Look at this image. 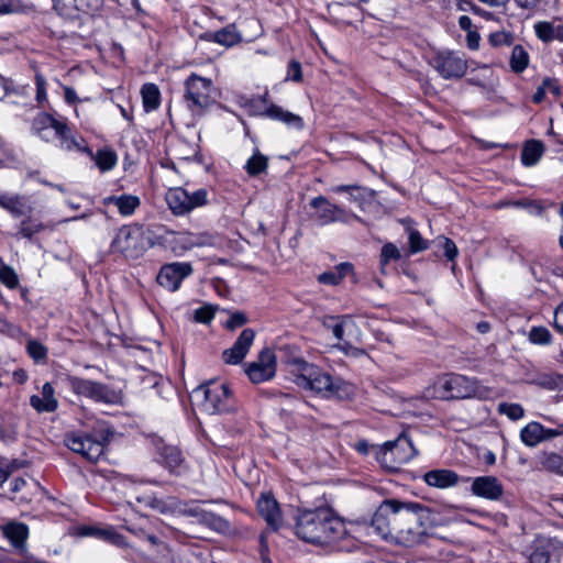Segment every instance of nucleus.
<instances>
[{
    "instance_id": "obj_10",
    "label": "nucleus",
    "mask_w": 563,
    "mask_h": 563,
    "mask_svg": "<svg viewBox=\"0 0 563 563\" xmlns=\"http://www.w3.org/2000/svg\"><path fill=\"white\" fill-rule=\"evenodd\" d=\"M208 197L209 192L205 188L189 192L183 187H174L167 190L165 199L172 213L179 217L206 206L208 203Z\"/></svg>"
},
{
    "instance_id": "obj_19",
    "label": "nucleus",
    "mask_w": 563,
    "mask_h": 563,
    "mask_svg": "<svg viewBox=\"0 0 563 563\" xmlns=\"http://www.w3.org/2000/svg\"><path fill=\"white\" fill-rule=\"evenodd\" d=\"M53 134L58 139V147L60 150L67 152L78 151L91 154V151L87 146H85L84 139H78L71 133V130L68 126L66 119L59 120L58 124H56L55 126Z\"/></svg>"
},
{
    "instance_id": "obj_60",
    "label": "nucleus",
    "mask_w": 563,
    "mask_h": 563,
    "mask_svg": "<svg viewBox=\"0 0 563 563\" xmlns=\"http://www.w3.org/2000/svg\"><path fill=\"white\" fill-rule=\"evenodd\" d=\"M558 437H563V422L556 423L554 428H545L542 424L543 442Z\"/></svg>"
},
{
    "instance_id": "obj_6",
    "label": "nucleus",
    "mask_w": 563,
    "mask_h": 563,
    "mask_svg": "<svg viewBox=\"0 0 563 563\" xmlns=\"http://www.w3.org/2000/svg\"><path fill=\"white\" fill-rule=\"evenodd\" d=\"M60 380L78 397L110 406L122 404V391L110 385L70 374L63 375Z\"/></svg>"
},
{
    "instance_id": "obj_44",
    "label": "nucleus",
    "mask_w": 563,
    "mask_h": 563,
    "mask_svg": "<svg viewBox=\"0 0 563 563\" xmlns=\"http://www.w3.org/2000/svg\"><path fill=\"white\" fill-rule=\"evenodd\" d=\"M44 229L43 224L37 220L27 218L20 223L19 234L24 239H31L34 234Z\"/></svg>"
},
{
    "instance_id": "obj_9",
    "label": "nucleus",
    "mask_w": 563,
    "mask_h": 563,
    "mask_svg": "<svg viewBox=\"0 0 563 563\" xmlns=\"http://www.w3.org/2000/svg\"><path fill=\"white\" fill-rule=\"evenodd\" d=\"M202 396L201 407L210 415L233 411L235 401L229 386L220 380H210L195 390Z\"/></svg>"
},
{
    "instance_id": "obj_13",
    "label": "nucleus",
    "mask_w": 563,
    "mask_h": 563,
    "mask_svg": "<svg viewBox=\"0 0 563 563\" xmlns=\"http://www.w3.org/2000/svg\"><path fill=\"white\" fill-rule=\"evenodd\" d=\"M245 373L253 384L271 380L276 374V356L273 350L263 349L257 360L247 364Z\"/></svg>"
},
{
    "instance_id": "obj_14",
    "label": "nucleus",
    "mask_w": 563,
    "mask_h": 563,
    "mask_svg": "<svg viewBox=\"0 0 563 563\" xmlns=\"http://www.w3.org/2000/svg\"><path fill=\"white\" fill-rule=\"evenodd\" d=\"M192 274V266L186 262H174L161 267L157 283L169 291H176L183 280Z\"/></svg>"
},
{
    "instance_id": "obj_1",
    "label": "nucleus",
    "mask_w": 563,
    "mask_h": 563,
    "mask_svg": "<svg viewBox=\"0 0 563 563\" xmlns=\"http://www.w3.org/2000/svg\"><path fill=\"white\" fill-rule=\"evenodd\" d=\"M432 512L418 503L386 499L372 518V528L384 540L415 547L432 537Z\"/></svg>"
},
{
    "instance_id": "obj_22",
    "label": "nucleus",
    "mask_w": 563,
    "mask_h": 563,
    "mask_svg": "<svg viewBox=\"0 0 563 563\" xmlns=\"http://www.w3.org/2000/svg\"><path fill=\"white\" fill-rule=\"evenodd\" d=\"M459 475L446 468L432 470L423 475V481L428 486L445 489L457 485Z\"/></svg>"
},
{
    "instance_id": "obj_48",
    "label": "nucleus",
    "mask_w": 563,
    "mask_h": 563,
    "mask_svg": "<svg viewBox=\"0 0 563 563\" xmlns=\"http://www.w3.org/2000/svg\"><path fill=\"white\" fill-rule=\"evenodd\" d=\"M77 3L81 15L85 16L98 12L103 5V0H77Z\"/></svg>"
},
{
    "instance_id": "obj_25",
    "label": "nucleus",
    "mask_w": 563,
    "mask_h": 563,
    "mask_svg": "<svg viewBox=\"0 0 563 563\" xmlns=\"http://www.w3.org/2000/svg\"><path fill=\"white\" fill-rule=\"evenodd\" d=\"M263 114L272 120L283 122L288 128L302 130L305 126L303 120L300 115L287 111L277 104H269L266 107Z\"/></svg>"
},
{
    "instance_id": "obj_2",
    "label": "nucleus",
    "mask_w": 563,
    "mask_h": 563,
    "mask_svg": "<svg viewBox=\"0 0 563 563\" xmlns=\"http://www.w3.org/2000/svg\"><path fill=\"white\" fill-rule=\"evenodd\" d=\"M295 533L311 544L332 547L339 551L351 549L345 522L329 507L298 509Z\"/></svg>"
},
{
    "instance_id": "obj_23",
    "label": "nucleus",
    "mask_w": 563,
    "mask_h": 563,
    "mask_svg": "<svg viewBox=\"0 0 563 563\" xmlns=\"http://www.w3.org/2000/svg\"><path fill=\"white\" fill-rule=\"evenodd\" d=\"M137 500L162 515H176L181 508V501L176 497L157 498L151 495L137 498Z\"/></svg>"
},
{
    "instance_id": "obj_5",
    "label": "nucleus",
    "mask_w": 563,
    "mask_h": 563,
    "mask_svg": "<svg viewBox=\"0 0 563 563\" xmlns=\"http://www.w3.org/2000/svg\"><path fill=\"white\" fill-rule=\"evenodd\" d=\"M113 432L103 421H97L92 432H70L65 437L66 445L88 461L95 462L103 454Z\"/></svg>"
},
{
    "instance_id": "obj_62",
    "label": "nucleus",
    "mask_w": 563,
    "mask_h": 563,
    "mask_svg": "<svg viewBox=\"0 0 563 563\" xmlns=\"http://www.w3.org/2000/svg\"><path fill=\"white\" fill-rule=\"evenodd\" d=\"M35 85H36V100L38 102L45 101L47 98L45 78L42 75L37 74L35 76Z\"/></svg>"
},
{
    "instance_id": "obj_7",
    "label": "nucleus",
    "mask_w": 563,
    "mask_h": 563,
    "mask_svg": "<svg viewBox=\"0 0 563 563\" xmlns=\"http://www.w3.org/2000/svg\"><path fill=\"white\" fill-rule=\"evenodd\" d=\"M184 88V102L192 114H201L216 101V87L210 78L192 73Z\"/></svg>"
},
{
    "instance_id": "obj_35",
    "label": "nucleus",
    "mask_w": 563,
    "mask_h": 563,
    "mask_svg": "<svg viewBox=\"0 0 563 563\" xmlns=\"http://www.w3.org/2000/svg\"><path fill=\"white\" fill-rule=\"evenodd\" d=\"M268 168V158L263 155L258 150H255L253 155L246 161L244 169L250 177H256L266 173Z\"/></svg>"
},
{
    "instance_id": "obj_42",
    "label": "nucleus",
    "mask_w": 563,
    "mask_h": 563,
    "mask_svg": "<svg viewBox=\"0 0 563 563\" xmlns=\"http://www.w3.org/2000/svg\"><path fill=\"white\" fill-rule=\"evenodd\" d=\"M529 64V55L521 45L512 48L510 56V67L515 73H522Z\"/></svg>"
},
{
    "instance_id": "obj_50",
    "label": "nucleus",
    "mask_w": 563,
    "mask_h": 563,
    "mask_svg": "<svg viewBox=\"0 0 563 563\" xmlns=\"http://www.w3.org/2000/svg\"><path fill=\"white\" fill-rule=\"evenodd\" d=\"M0 282L11 289H14L19 284L18 275L9 266L0 268Z\"/></svg>"
},
{
    "instance_id": "obj_4",
    "label": "nucleus",
    "mask_w": 563,
    "mask_h": 563,
    "mask_svg": "<svg viewBox=\"0 0 563 563\" xmlns=\"http://www.w3.org/2000/svg\"><path fill=\"white\" fill-rule=\"evenodd\" d=\"M155 232L152 228L140 225H123L113 238L110 249L113 253H120L126 258H139L150 247L157 244Z\"/></svg>"
},
{
    "instance_id": "obj_40",
    "label": "nucleus",
    "mask_w": 563,
    "mask_h": 563,
    "mask_svg": "<svg viewBox=\"0 0 563 563\" xmlns=\"http://www.w3.org/2000/svg\"><path fill=\"white\" fill-rule=\"evenodd\" d=\"M159 459L161 462L170 471H174L183 462L181 453L175 446L162 448L159 452Z\"/></svg>"
},
{
    "instance_id": "obj_46",
    "label": "nucleus",
    "mask_w": 563,
    "mask_h": 563,
    "mask_svg": "<svg viewBox=\"0 0 563 563\" xmlns=\"http://www.w3.org/2000/svg\"><path fill=\"white\" fill-rule=\"evenodd\" d=\"M498 412L507 416L510 420H519L525 416V409L520 404L501 402L498 405Z\"/></svg>"
},
{
    "instance_id": "obj_27",
    "label": "nucleus",
    "mask_w": 563,
    "mask_h": 563,
    "mask_svg": "<svg viewBox=\"0 0 563 563\" xmlns=\"http://www.w3.org/2000/svg\"><path fill=\"white\" fill-rule=\"evenodd\" d=\"M102 203L104 206L114 205L121 216L129 217L135 212L141 201L137 196L123 194L120 196L106 197L103 198Z\"/></svg>"
},
{
    "instance_id": "obj_36",
    "label": "nucleus",
    "mask_w": 563,
    "mask_h": 563,
    "mask_svg": "<svg viewBox=\"0 0 563 563\" xmlns=\"http://www.w3.org/2000/svg\"><path fill=\"white\" fill-rule=\"evenodd\" d=\"M543 153V145L539 141H529L526 143L522 153L521 161L526 166L536 165L541 158Z\"/></svg>"
},
{
    "instance_id": "obj_57",
    "label": "nucleus",
    "mask_w": 563,
    "mask_h": 563,
    "mask_svg": "<svg viewBox=\"0 0 563 563\" xmlns=\"http://www.w3.org/2000/svg\"><path fill=\"white\" fill-rule=\"evenodd\" d=\"M286 80L299 82L302 80L301 64L297 60H290L287 67Z\"/></svg>"
},
{
    "instance_id": "obj_38",
    "label": "nucleus",
    "mask_w": 563,
    "mask_h": 563,
    "mask_svg": "<svg viewBox=\"0 0 563 563\" xmlns=\"http://www.w3.org/2000/svg\"><path fill=\"white\" fill-rule=\"evenodd\" d=\"M533 383L548 390H562L563 389V374L544 373L538 375Z\"/></svg>"
},
{
    "instance_id": "obj_55",
    "label": "nucleus",
    "mask_w": 563,
    "mask_h": 563,
    "mask_svg": "<svg viewBox=\"0 0 563 563\" xmlns=\"http://www.w3.org/2000/svg\"><path fill=\"white\" fill-rule=\"evenodd\" d=\"M205 511L206 510L199 507L198 505H187L181 501V508L179 509L178 512H176V515L194 517L200 522L202 516L205 515Z\"/></svg>"
},
{
    "instance_id": "obj_53",
    "label": "nucleus",
    "mask_w": 563,
    "mask_h": 563,
    "mask_svg": "<svg viewBox=\"0 0 563 563\" xmlns=\"http://www.w3.org/2000/svg\"><path fill=\"white\" fill-rule=\"evenodd\" d=\"M27 352L30 356L35 361H43L47 355L46 347L37 341H30L27 343Z\"/></svg>"
},
{
    "instance_id": "obj_39",
    "label": "nucleus",
    "mask_w": 563,
    "mask_h": 563,
    "mask_svg": "<svg viewBox=\"0 0 563 563\" xmlns=\"http://www.w3.org/2000/svg\"><path fill=\"white\" fill-rule=\"evenodd\" d=\"M90 155L102 172L111 170L118 162L117 154L110 148H102L96 155H92V153Z\"/></svg>"
},
{
    "instance_id": "obj_34",
    "label": "nucleus",
    "mask_w": 563,
    "mask_h": 563,
    "mask_svg": "<svg viewBox=\"0 0 563 563\" xmlns=\"http://www.w3.org/2000/svg\"><path fill=\"white\" fill-rule=\"evenodd\" d=\"M141 96L145 112H152L159 107L161 91L155 84L143 85Z\"/></svg>"
},
{
    "instance_id": "obj_47",
    "label": "nucleus",
    "mask_w": 563,
    "mask_h": 563,
    "mask_svg": "<svg viewBox=\"0 0 563 563\" xmlns=\"http://www.w3.org/2000/svg\"><path fill=\"white\" fill-rule=\"evenodd\" d=\"M551 339H552V335H551L550 331L544 327H533L530 330L529 340L533 344H541V345L550 344Z\"/></svg>"
},
{
    "instance_id": "obj_64",
    "label": "nucleus",
    "mask_w": 563,
    "mask_h": 563,
    "mask_svg": "<svg viewBox=\"0 0 563 563\" xmlns=\"http://www.w3.org/2000/svg\"><path fill=\"white\" fill-rule=\"evenodd\" d=\"M553 325L558 332L563 334V301L558 306L554 311Z\"/></svg>"
},
{
    "instance_id": "obj_33",
    "label": "nucleus",
    "mask_w": 563,
    "mask_h": 563,
    "mask_svg": "<svg viewBox=\"0 0 563 563\" xmlns=\"http://www.w3.org/2000/svg\"><path fill=\"white\" fill-rule=\"evenodd\" d=\"M3 533L15 548H21L27 538L29 529L24 523L10 522L3 527Z\"/></svg>"
},
{
    "instance_id": "obj_41",
    "label": "nucleus",
    "mask_w": 563,
    "mask_h": 563,
    "mask_svg": "<svg viewBox=\"0 0 563 563\" xmlns=\"http://www.w3.org/2000/svg\"><path fill=\"white\" fill-rule=\"evenodd\" d=\"M200 523L221 533H225L230 530L229 521H227L219 515L207 510L205 511V515L202 516Z\"/></svg>"
},
{
    "instance_id": "obj_21",
    "label": "nucleus",
    "mask_w": 563,
    "mask_h": 563,
    "mask_svg": "<svg viewBox=\"0 0 563 563\" xmlns=\"http://www.w3.org/2000/svg\"><path fill=\"white\" fill-rule=\"evenodd\" d=\"M79 534L84 537H95L119 548L128 547L125 538L118 533L113 527L99 528L87 526L79 530Z\"/></svg>"
},
{
    "instance_id": "obj_11",
    "label": "nucleus",
    "mask_w": 563,
    "mask_h": 563,
    "mask_svg": "<svg viewBox=\"0 0 563 563\" xmlns=\"http://www.w3.org/2000/svg\"><path fill=\"white\" fill-rule=\"evenodd\" d=\"M294 382L299 387L322 394L325 397L339 395V384L329 374L322 372L313 364L303 367V374H297Z\"/></svg>"
},
{
    "instance_id": "obj_59",
    "label": "nucleus",
    "mask_w": 563,
    "mask_h": 563,
    "mask_svg": "<svg viewBox=\"0 0 563 563\" xmlns=\"http://www.w3.org/2000/svg\"><path fill=\"white\" fill-rule=\"evenodd\" d=\"M21 4L18 0H0V15L19 12Z\"/></svg>"
},
{
    "instance_id": "obj_32",
    "label": "nucleus",
    "mask_w": 563,
    "mask_h": 563,
    "mask_svg": "<svg viewBox=\"0 0 563 563\" xmlns=\"http://www.w3.org/2000/svg\"><path fill=\"white\" fill-rule=\"evenodd\" d=\"M520 440L526 446L534 448L543 442L542 424L531 421L520 430Z\"/></svg>"
},
{
    "instance_id": "obj_17",
    "label": "nucleus",
    "mask_w": 563,
    "mask_h": 563,
    "mask_svg": "<svg viewBox=\"0 0 563 563\" xmlns=\"http://www.w3.org/2000/svg\"><path fill=\"white\" fill-rule=\"evenodd\" d=\"M255 339V331L253 329H244L238 336L234 344L223 351L222 358L225 364L236 365L240 364L247 355Z\"/></svg>"
},
{
    "instance_id": "obj_15",
    "label": "nucleus",
    "mask_w": 563,
    "mask_h": 563,
    "mask_svg": "<svg viewBox=\"0 0 563 563\" xmlns=\"http://www.w3.org/2000/svg\"><path fill=\"white\" fill-rule=\"evenodd\" d=\"M310 206L316 210L314 218L320 225L347 221L349 213L323 196L313 198Z\"/></svg>"
},
{
    "instance_id": "obj_45",
    "label": "nucleus",
    "mask_w": 563,
    "mask_h": 563,
    "mask_svg": "<svg viewBox=\"0 0 563 563\" xmlns=\"http://www.w3.org/2000/svg\"><path fill=\"white\" fill-rule=\"evenodd\" d=\"M410 253H418L428 249V242L421 236L419 231L412 227L407 228Z\"/></svg>"
},
{
    "instance_id": "obj_37",
    "label": "nucleus",
    "mask_w": 563,
    "mask_h": 563,
    "mask_svg": "<svg viewBox=\"0 0 563 563\" xmlns=\"http://www.w3.org/2000/svg\"><path fill=\"white\" fill-rule=\"evenodd\" d=\"M24 489H29L30 493L22 495L20 497L21 501H31L32 495L40 493L42 488L40 484L34 479H32L31 483H29L27 481L21 477L14 478L13 482L11 483V492L21 493Z\"/></svg>"
},
{
    "instance_id": "obj_51",
    "label": "nucleus",
    "mask_w": 563,
    "mask_h": 563,
    "mask_svg": "<svg viewBox=\"0 0 563 563\" xmlns=\"http://www.w3.org/2000/svg\"><path fill=\"white\" fill-rule=\"evenodd\" d=\"M285 363L291 367L290 372L297 377V374H303V367L311 364L306 362L301 356L289 354Z\"/></svg>"
},
{
    "instance_id": "obj_8",
    "label": "nucleus",
    "mask_w": 563,
    "mask_h": 563,
    "mask_svg": "<svg viewBox=\"0 0 563 563\" xmlns=\"http://www.w3.org/2000/svg\"><path fill=\"white\" fill-rule=\"evenodd\" d=\"M417 455V450L411 440L405 435H399L394 441L385 442L375 448V457L379 464L389 470L396 471L400 465L408 463Z\"/></svg>"
},
{
    "instance_id": "obj_3",
    "label": "nucleus",
    "mask_w": 563,
    "mask_h": 563,
    "mask_svg": "<svg viewBox=\"0 0 563 563\" xmlns=\"http://www.w3.org/2000/svg\"><path fill=\"white\" fill-rule=\"evenodd\" d=\"M489 389L478 380L460 374H448L438 377L426 388L424 397L434 399L486 398Z\"/></svg>"
},
{
    "instance_id": "obj_52",
    "label": "nucleus",
    "mask_w": 563,
    "mask_h": 563,
    "mask_svg": "<svg viewBox=\"0 0 563 563\" xmlns=\"http://www.w3.org/2000/svg\"><path fill=\"white\" fill-rule=\"evenodd\" d=\"M362 190V188L357 185H338L331 188V191L335 194H342L347 192L349 199L351 201H358L360 195L358 192Z\"/></svg>"
},
{
    "instance_id": "obj_49",
    "label": "nucleus",
    "mask_w": 563,
    "mask_h": 563,
    "mask_svg": "<svg viewBox=\"0 0 563 563\" xmlns=\"http://www.w3.org/2000/svg\"><path fill=\"white\" fill-rule=\"evenodd\" d=\"M400 258V251L393 243H386L382 247L380 252V263L382 265L388 264L390 261H397Z\"/></svg>"
},
{
    "instance_id": "obj_26",
    "label": "nucleus",
    "mask_w": 563,
    "mask_h": 563,
    "mask_svg": "<svg viewBox=\"0 0 563 563\" xmlns=\"http://www.w3.org/2000/svg\"><path fill=\"white\" fill-rule=\"evenodd\" d=\"M59 120L53 115L41 112L32 121V131L43 141H51L56 124Z\"/></svg>"
},
{
    "instance_id": "obj_28",
    "label": "nucleus",
    "mask_w": 563,
    "mask_h": 563,
    "mask_svg": "<svg viewBox=\"0 0 563 563\" xmlns=\"http://www.w3.org/2000/svg\"><path fill=\"white\" fill-rule=\"evenodd\" d=\"M534 32L537 37L545 43L563 41V24L541 21L534 24Z\"/></svg>"
},
{
    "instance_id": "obj_30",
    "label": "nucleus",
    "mask_w": 563,
    "mask_h": 563,
    "mask_svg": "<svg viewBox=\"0 0 563 563\" xmlns=\"http://www.w3.org/2000/svg\"><path fill=\"white\" fill-rule=\"evenodd\" d=\"M53 8L56 13L64 20L76 22L79 21L82 15L79 11L77 0H52Z\"/></svg>"
},
{
    "instance_id": "obj_29",
    "label": "nucleus",
    "mask_w": 563,
    "mask_h": 563,
    "mask_svg": "<svg viewBox=\"0 0 563 563\" xmlns=\"http://www.w3.org/2000/svg\"><path fill=\"white\" fill-rule=\"evenodd\" d=\"M353 265L351 263H340L335 266L334 271H328L318 276V282L324 285H339L343 278L353 274Z\"/></svg>"
},
{
    "instance_id": "obj_16",
    "label": "nucleus",
    "mask_w": 563,
    "mask_h": 563,
    "mask_svg": "<svg viewBox=\"0 0 563 563\" xmlns=\"http://www.w3.org/2000/svg\"><path fill=\"white\" fill-rule=\"evenodd\" d=\"M257 512L272 531L283 526V512L278 501L271 493L262 494L256 503Z\"/></svg>"
},
{
    "instance_id": "obj_20",
    "label": "nucleus",
    "mask_w": 563,
    "mask_h": 563,
    "mask_svg": "<svg viewBox=\"0 0 563 563\" xmlns=\"http://www.w3.org/2000/svg\"><path fill=\"white\" fill-rule=\"evenodd\" d=\"M30 405L38 413L56 411L58 408V400L55 397V390L52 384L45 383L42 386L41 396L32 395L30 397Z\"/></svg>"
},
{
    "instance_id": "obj_61",
    "label": "nucleus",
    "mask_w": 563,
    "mask_h": 563,
    "mask_svg": "<svg viewBox=\"0 0 563 563\" xmlns=\"http://www.w3.org/2000/svg\"><path fill=\"white\" fill-rule=\"evenodd\" d=\"M247 322V318L243 312H234L230 316L229 320L225 323V327L230 330H233L238 327H242Z\"/></svg>"
},
{
    "instance_id": "obj_12",
    "label": "nucleus",
    "mask_w": 563,
    "mask_h": 563,
    "mask_svg": "<svg viewBox=\"0 0 563 563\" xmlns=\"http://www.w3.org/2000/svg\"><path fill=\"white\" fill-rule=\"evenodd\" d=\"M430 65L446 80L462 78L468 68L462 53L449 49L437 51Z\"/></svg>"
},
{
    "instance_id": "obj_31",
    "label": "nucleus",
    "mask_w": 563,
    "mask_h": 563,
    "mask_svg": "<svg viewBox=\"0 0 563 563\" xmlns=\"http://www.w3.org/2000/svg\"><path fill=\"white\" fill-rule=\"evenodd\" d=\"M205 38L224 46H232L242 40L234 25H228L217 32H210L205 35Z\"/></svg>"
},
{
    "instance_id": "obj_54",
    "label": "nucleus",
    "mask_w": 563,
    "mask_h": 563,
    "mask_svg": "<svg viewBox=\"0 0 563 563\" xmlns=\"http://www.w3.org/2000/svg\"><path fill=\"white\" fill-rule=\"evenodd\" d=\"M214 318V309L211 306H203L195 310L194 320L199 323H209Z\"/></svg>"
},
{
    "instance_id": "obj_43",
    "label": "nucleus",
    "mask_w": 563,
    "mask_h": 563,
    "mask_svg": "<svg viewBox=\"0 0 563 563\" xmlns=\"http://www.w3.org/2000/svg\"><path fill=\"white\" fill-rule=\"evenodd\" d=\"M541 465L547 471L563 475V456L551 452L547 453L541 457Z\"/></svg>"
},
{
    "instance_id": "obj_63",
    "label": "nucleus",
    "mask_w": 563,
    "mask_h": 563,
    "mask_svg": "<svg viewBox=\"0 0 563 563\" xmlns=\"http://www.w3.org/2000/svg\"><path fill=\"white\" fill-rule=\"evenodd\" d=\"M260 554L262 563H272V560L268 554V542L266 531L262 532L260 536Z\"/></svg>"
},
{
    "instance_id": "obj_24",
    "label": "nucleus",
    "mask_w": 563,
    "mask_h": 563,
    "mask_svg": "<svg viewBox=\"0 0 563 563\" xmlns=\"http://www.w3.org/2000/svg\"><path fill=\"white\" fill-rule=\"evenodd\" d=\"M0 208L8 211L14 218H20L31 211V207L23 196L3 191H0Z\"/></svg>"
},
{
    "instance_id": "obj_18",
    "label": "nucleus",
    "mask_w": 563,
    "mask_h": 563,
    "mask_svg": "<svg viewBox=\"0 0 563 563\" xmlns=\"http://www.w3.org/2000/svg\"><path fill=\"white\" fill-rule=\"evenodd\" d=\"M471 492L473 495L484 499L498 500L504 494V486L495 476H478L474 478Z\"/></svg>"
},
{
    "instance_id": "obj_56",
    "label": "nucleus",
    "mask_w": 563,
    "mask_h": 563,
    "mask_svg": "<svg viewBox=\"0 0 563 563\" xmlns=\"http://www.w3.org/2000/svg\"><path fill=\"white\" fill-rule=\"evenodd\" d=\"M512 40V35L505 31L495 32L489 36V43L496 47L503 45H511Z\"/></svg>"
},
{
    "instance_id": "obj_58",
    "label": "nucleus",
    "mask_w": 563,
    "mask_h": 563,
    "mask_svg": "<svg viewBox=\"0 0 563 563\" xmlns=\"http://www.w3.org/2000/svg\"><path fill=\"white\" fill-rule=\"evenodd\" d=\"M551 558L544 548L537 547L529 556V563H549Z\"/></svg>"
}]
</instances>
